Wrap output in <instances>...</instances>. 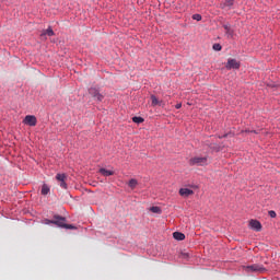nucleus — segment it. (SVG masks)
<instances>
[{"label": "nucleus", "instance_id": "23", "mask_svg": "<svg viewBox=\"0 0 280 280\" xmlns=\"http://www.w3.org/2000/svg\"><path fill=\"white\" fill-rule=\"evenodd\" d=\"M65 229L73 230V229H75V226L73 224H67L66 223Z\"/></svg>", "mask_w": 280, "mask_h": 280}, {"label": "nucleus", "instance_id": "20", "mask_svg": "<svg viewBox=\"0 0 280 280\" xmlns=\"http://www.w3.org/2000/svg\"><path fill=\"white\" fill-rule=\"evenodd\" d=\"M194 21H202V15L200 14H194L192 15Z\"/></svg>", "mask_w": 280, "mask_h": 280}, {"label": "nucleus", "instance_id": "6", "mask_svg": "<svg viewBox=\"0 0 280 280\" xmlns=\"http://www.w3.org/2000/svg\"><path fill=\"white\" fill-rule=\"evenodd\" d=\"M23 122L26 126H36V124H37L36 116L27 115V116H25Z\"/></svg>", "mask_w": 280, "mask_h": 280}, {"label": "nucleus", "instance_id": "15", "mask_svg": "<svg viewBox=\"0 0 280 280\" xmlns=\"http://www.w3.org/2000/svg\"><path fill=\"white\" fill-rule=\"evenodd\" d=\"M151 104L152 106H161V101H159L154 95H151Z\"/></svg>", "mask_w": 280, "mask_h": 280}, {"label": "nucleus", "instance_id": "24", "mask_svg": "<svg viewBox=\"0 0 280 280\" xmlns=\"http://www.w3.org/2000/svg\"><path fill=\"white\" fill-rule=\"evenodd\" d=\"M180 106H183L182 104H177L176 106H175V108H180Z\"/></svg>", "mask_w": 280, "mask_h": 280}, {"label": "nucleus", "instance_id": "7", "mask_svg": "<svg viewBox=\"0 0 280 280\" xmlns=\"http://www.w3.org/2000/svg\"><path fill=\"white\" fill-rule=\"evenodd\" d=\"M226 69H240V61L237 59H229L226 63Z\"/></svg>", "mask_w": 280, "mask_h": 280}, {"label": "nucleus", "instance_id": "3", "mask_svg": "<svg viewBox=\"0 0 280 280\" xmlns=\"http://www.w3.org/2000/svg\"><path fill=\"white\" fill-rule=\"evenodd\" d=\"M67 218L65 217H60L58 214L54 215V224H56V226H60V229H65V226L67 225Z\"/></svg>", "mask_w": 280, "mask_h": 280}, {"label": "nucleus", "instance_id": "14", "mask_svg": "<svg viewBox=\"0 0 280 280\" xmlns=\"http://www.w3.org/2000/svg\"><path fill=\"white\" fill-rule=\"evenodd\" d=\"M150 211L152 213H158L159 215H161L163 213V210H161V207H158V206H153L150 208Z\"/></svg>", "mask_w": 280, "mask_h": 280}, {"label": "nucleus", "instance_id": "25", "mask_svg": "<svg viewBox=\"0 0 280 280\" xmlns=\"http://www.w3.org/2000/svg\"><path fill=\"white\" fill-rule=\"evenodd\" d=\"M228 5H233V2H228Z\"/></svg>", "mask_w": 280, "mask_h": 280}, {"label": "nucleus", "instance_id": "1", "mask_svg": "<svg viewBox=\"0 0 280 280\" xmlns=\"http://www.w3.org/2000/svg\"><path fill=\"white\" fill-rule=\"evenodd\" d=\"M88 91H89V95H91V97H93V100L95 102H103L104 101L105 94L102 93L100 88L91 86Z\"/></svg>", "mask_w": 280, "mask_h": 280}, {"label": "nucleus", "instance_id": "13", "mask_svg": "<svg viewBox=\"0 0 280 280\" xmlns=\"http://www.w3.org/2000/svg\"><path fill=\"white\" fill-rule=\"evenodd\" d=\"M54 30L51 27H48L47 30L43 31L42 33V38H44V36H54Z\"/></svg>", "mask_w": 280, "mask_h": 280}, {"label": "nucleus", "instance_id": "9", "mask_svg": "<svg viewBox=\"0 0 280 280\" xmlns=\"http://www.w3.org/2000/svg\"><path fill=\"white\" fill-rule=\"evenodd\" d=\"M179 196H183V198H189V196H194V190L189 188H180Z\"/></svg>", "mask_w": 280, "mask_h": 280}, {"label": "nucleus", "instance_id": "11", "mask_svg": "<svg viewBox=\"0 0 280 280\" xmlns=\"http://www.w3.org/2000/svg\"><path fill=\"white\" fill-rule=\"evenodd\" d=\"M100 174H102V176H114L115 172L114 171H108L106 168H100Z\"/></svg>", "mask_w": 280, "mask_h": 280}, {"label": "nucleus", "instance_id": "5", "mask_svg": "<svg viewBox=\"0 0 280 280\" xmlns=\"http://www.w3.org/2000/svg\"><path fill=\"white\" fill-rule=\"evenodd\" d=\"M247 272H265L266 268L261 265H252L246 267Z\"/></svg>", "mask_w": 280, "mask_h": 280}, {"label": "nucleus", "instance_id": "8", "mask_svg": "<svg viewBox=\"0 0 280 280\" xmlns=\"http://www.w3.org/2000/svg\"><path fill=\"white\" fill-rule=\"evenodd\" d=\"M223 30L225 31V36L228 38H233L234 31L231 27V24H229V23L223 24Z\"/></svg>", "mask_w": 280, "mask_h": 280}, {"label": "nucleus", "instance_id": "12", "mask_svg": "<svg viewBox=\"0 0 280 280\" xmlns=\"http://www.w3.org/2000/svg\"><path fill=\"white\" fill-rule=\"evenodd\" d=\"M173 237H174V240H177L178 242H183V240H185V235L182 232H174Z\"/></svg>", "mask_w": 280, "mask_h": 280}, {"label": "nucleus", "instance_id": "10", "mask_svg": "<svg viewBox=\"0 0 280 280\" xmlns=\"http://www.w3.org/2000/svg\"><path fill=\"white\" fill-rule=\"evenodd\" d=\"M249 226L250 229H253V231H257V232L261 231V223L257 220H250Z\"/></svg>", "mask_w": 280, "mask_h": 280}, {"label": "nucleus", "instance_id": "4", "mask_svg": "<svg viewBox=\"0 0 280 280\" xmlns=\"http://www.w3.org/2000/svg\"><path fill=\"white\" fill-rule=\"evenodd\" d=\"M56 180H58L61 189H67V174L58 173L56 175Z\"/></svg>", "mask_w": 280, "mask_h": 280}, {"label": "nucleus", "instance_id": "17", "mask_svg": "<svg viewBox=\"0 0 280 280\" xmlns=\"http://www.w3.org/2000/svg\"><path fill=\"white\" fill-rule=\"evenodd\" d=\"M130 189H135L137 187V185H139V182H137V179L132 178L129 180L128 183Z\"/></svg>", "mask_w": 280, "mask_h": 280}, {"label": "nucleus", "instance_id": "16", "mask_svg": "<svg viewBox=\"0 0 280 280\" xmlns=\"http://www.w3.org/2000/svg\"><path fill=\"white\" fill-rule=\"evenodd\" d=\"M49 191H50L49 186L47 184H44L42 186V195L47 196V194H49Z\"/></svg>", "mask_w": 280, "mask_h": 280}, {"label": "nucleus", "instance_id": "22", "mask_svg": "<svg viewBox=\"0 0 280 280\" xmlns=\"http://www.w3.org/2000/svg\"><path fill=\"white\" fill-rule=\"evenodd\" d=\"M44 224H54V219L52 220L45 219Z\"/></svg>", "mask_w": 280, "mask_h": 280}, {"label": "nucleus", "instance_id": "26", "mask_svg": "<svg viewBox=\"0 0 280 280\" xmlns=\"http://www.w3.org/2000/svg\"><path fill=\"white\" fill-rule=\"evenodd\" d=\"M210 148H211V150H213V149H214V147H213V145H210Z\"/></svg>", "mask_w": 280, "mask_h": 280}, {"label": "nucleus", "instance_id": "19", "mask_svg": "<svg viewBox=\"0 0 280 280\" xmlns=\"http://www.w3.org/2000/svg\"><path fill=\"white\" fill-rule=\"evenodd\" d=\"M212 49H214V51H222V45L213 44Z\"/></svg>", "mask_w": 280, "mask_h": 280}, {"label": "nucleus", "instance_id": "21", "mask_svg": "<svg viewBox=\"0 0 280 280\" xmlns=\"http://www.w3.org/2000/svg\"><path fill=\"white\" fill-rule=\"evenodd\" d=\"M270 218H277V212H275L273 210L268 212Z\"/></svg>", "mask_w": 280, "mask_h": 280}, {"label": "nucleus", "instance_id": "18", "mask_svg": "<svg viewBox=\"0 0 280 280\" xmlns=\"http://www.w3.org/2000/svg\"><path fill=\"white\" fill-rule=\"evenodd\" d=\"M132 122H133V124H143V118H142V117H137V116H135V117L132 118Z\"/></svg>", "mask_w": 280, "mask_h": 280}, {"label": "nucleus", "instance_id": "2", "mask_svg": "<svg viewBox=\"0 0 280 280\" xmlns=\"http://www.w3.org/2000/svg\"><path fill=\"white\" fill-rule=\"evenodd\" d=\"M189 165H198V166H205L209 165V158L208 156H195L189 160Z\"/></svg>", "mask_w": 280, "mask_h": 280}]
</instances>
